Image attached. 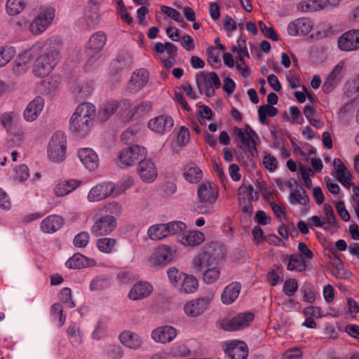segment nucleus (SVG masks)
<instances>
[{
    "label": "nucleus",
    "mask_w": 359,
    "mask_h": 359,
    "mask_svg": "<svg viewBox=\"0 0 359 359\" xmlns=\"http://www.w3.org/2000/svg\"><path fill=\"white\" fill-rule=\"evenodd\" d=\"M258 25L262 32L265 35L266 37L274 41H278V36L274 31V29L272 27H267L266 25L262 21H259Z\"/></svg>",
    "instance_id": "nucleus-61"
},
{
    "label": "nucleus",
    "mask_w": 359,
    "mask_h": 359,
    "mask_svg": "<svg viewBox=\"0 0 359 359\" xmlns=\"http://www.w3.org/2000/svg\"><path fill=\"white\" fill-rule=\"evenodd\" d=\"M339 0H302L297 8L302 12H313L332 7L338 4Z\"/></svg>",
    "instance_id": "nucleus-17"
},
{
    "label": "nucleus",
    "mask_w": 359,
    "mask_h": 359,
    "mask_svg": "<svg viewBox=\"0 0 359 359\" xmlns=\"http://www.w3.org/2000/svg\"><path fill=\"white\" fill-rule=\"evenodd\" d=\"M254 319L252 313H241L232 318L228 322L225 329L229 331L243 329L248 326Z\"/></svg>",
    "instance_id": "nucleus-23"
},
{
    "label": "nucleus",
    "mask_w": 359,
    "mask_h": 359,
    "mask_svg": "<svg viewBox=\"0 0 359 359\" xmlns=\"http://www.w3.org/2000/svg\"><path fill=\"white\" fill-rule=\"evenodd\" d=\"M72 90L76 99L84 100L91 94L93 86L90 83H75L72 86Z\"/></svg>",
    "instance_id": "nucleus-37"
},
{
    "label": "nucleus",
    "mask_w": 359,
    "mask_h": 359,
    "mask_svg": "<svg viewBox=\"0 0 359 359\" xmlns=\"http://www.w3.org/2000/svg\"><path fill=\"white\" fill-rule=\"evenodd\" d=\"M344 62L340 61L327 76L323 86L325 93L332 92L344 76Z\"/></svg>",
    "instance_id": "nucleus-15"
},
{
    "label": "nucleus",
    "mask_w": 359,
    "mask_h": 359,
    "mask_svg": "<svg viewBox=\"0 0 359 359\" xmlns=\"http://www.w3.org/2000/svg\"><path fill=\"white\" fill-rule=\"evenodd\" d=\"M223 347L231 359H246L248 355V346L242 341H227Z\"/></svg>",
    "instance_id": "nucleus-13"
},
{
    "label": "nucleus",
    "mask_w": 359,
    "mask_h": 359,
    "mask_svg": "<svg viewBox=\"0 0 359 359\" xmlns=\"http://www.w3.org/2000/svg\"><path fill=\"white\" fill-rule=\"evenodd\" d=\"M55 17V9L52 7L42 8L29 24V30L34 35L44 32L52 24Z\"/></svg>",
    "instance_id": "nucleus-6"
},
{
    "label": "nucleus",
    "mask_w": 359,
    "mask_h": 359,
    "mask_svg": "<svg viewBox=\"0 0 359 359\" xmlns=\"http://www.w3.org/2000/svg\"><path fill=\"white\" fill-rule=\"evenodd\" d=\"M205 240L204 234L199 231H190L177 236V241L186 246H196Z\"/></svg>",
    "instance_id": "nucleus-24"
},
{
    "label": "nucleus",
    "mask_w": 359,
    "mask_h": 359,
    "mask_svg": "<svg viewBox=\"0 0 359 359\" xmlns=\"http://www.w3.org/2000/svg\"><path fill=\"white\" fill-rule=\"evenodd\" d=\"M333 165L336 167V174L339 181L345 184L350 181L349 173L347 172L346 168L339 158H334Z\"/></svg>",
    "instance_id": "nucleus-44"
},
{
    "label": "nucleus",
    "mask_w": 359,
    "mask_h": 359,
    "mask_svg": "<svg viewBox=\"0 0 359 359\" xmlns=\"http://www.w3.org/2000/svg\"><path fill=\"white\" fill-rule=\"evenodd\" d=\"M26 6L24 0H7L6 8L10 15H16L22 12Z\"/></svg>",
    "instance_id": "nucleus-45"
},
{
    "label": "nucleus",
    "mask_w": 359,
    "mask_h": 359,
    "mask_svg": "<svg viewBox=\"0 0 359 359\" xmlns=\"http://www.w3.org/2000/svg\"><path fill=\"white\" fill-rule=\"evenodd\" d=\"M44 99L41 96L34 97L26 107L23 112V116L25 121L32 122L35 121L44 107Z\"/></svg>",
    "instance_id": "nucleus-19"
},
{
    "label": "nucleus",
    "mask_w": 359,
    "mask_h": 359,
    "mask_svg": "<svg viewBox=\"0 0 359 359\" xmlns=\"http://www.w3.org/2000/svg\"><path fill=\"white\" fill-rule=\"evenodd\" d=\"M95 262L94 259L86 257L79 253L74 254L65 263L67 268L69 269H81L94 266Z\"/></svg>",
    "instance_id": "nucleus-32"
},
{
    "label": "nucleus",
    "mask_w": 359,
    "mask_h": 359,
    "mask_svg": "<svg viewBox=\"0 0 359 359\" xmlns=\"http://www.w3.org/2000/svg\"><path fill=\"white\" fill-rule=\"evenodd\" d=\"M184 177L190 183H197L203 177L201 170L194 164H191L185 168Z\"/></svg>",
    "instance_id": "nucleus-40"
},
{
    "label": "nucleus",
    "mask_w": 359,
    "mask_h": 359,
    "mask_svg": "<svg viewBox=\"0 0 359 359\" xmlns=\"http://www.w3.org/2000/svg\"><path fill=\"white\" fill-rule=\"evenodd\" d=\"M138 172L142 180L145 182H152L157 177L156 167L150 160L144 161L140 163Z\"/></svg>",
    "instance_id": "nucleus-26"
},
{
    "label": "nucleus",
    "mask_w": 359,
    "mask_h": 359,
    "mask_svg": "<svg viewBox=\"0 0 359 359\" xmlns=\"http://www.w3.org/2000/svg\"><path fill=\"white\" fill-rule=\"evenodd\" d=\"M64 224V219L57 215L46 217L41 222V229L46 233H53L59 230Z\"/></svg>",
    "instance_id": "nucleus-27"
},
{
    "label": "nucleus",
    "mask_w": 359,
    "mask_h": 359,
    "mask_svg": "<svg viewBox=\"0 0 359 359\" xmlns=\"http://www.w3.org/2000/svg\"><path fill=\"white\" fill-rule=\"evenodd\" d=\"M161 10L168 17L173 19L174 20L178 22H184V19L182 16L181 15L180 13L176 9L169 6H162L161 7Z\"/></svg>",
    "instance_id": "nucleus-55"
},
{
    "label": "nucleus",
    "mask_w": 359,
    "mask_h": 359,
    "mask_svg": "<svg viewBox=\"0 0 359 359\" xmlns=\"http://www.w3.org/2000/svg\"><path fill=\"white\" fill-rule=\"evenodd\" d=\"M106 36L102 32H97L91 36L87 43L88 54L91 57L88 63L93 60L94 55L100 53L106 43Z\"/></svg>",
    "instance_id": "nucleus-22"
},
{
    "label": "nucleus",
    "mask_w": 359,
    "mask_h": 359,
    "mask_svg": "<svg viewBox=\"0 0 359 359\" xmlns=\"http://www.w3.org/2000/svg\"><path fill=\"white\" fill-rule=\"evenodd\" d=\"M201 75L203 77L207 85L214 86L215 88H219L221 86V81L218 75L215 72L210 73L202 72Z\"/></svg>",
    "instance_id": "nucleus-52"
},
{
    "label": "nucleus",
    "mask_w": 359,
    "mask_h": 359,
    "mask_svg": "<svg viewBox=\"0 0 359 359\" xmlns=\"http://www.w3.org/2000/svg\"><path fill=\"white\" fill-rule=\"evenodd\" d=\"M177 330L170 325H164L154 329L151 334L154 341L160 344L171 342L177 336Z\"/></svg>",
    "instance_id": "nucleus-18"
},
{
    "label": "nucleus",
    "mask_w": 359,
    "mask_h": 359,
    "mask_svg": "<svg viewBox=\"0 0 359 359\" xmlns=\"http://www.w3.org/2000/svg\"><path fill=\"white\" fill-rule=\"evenodd\" d=\"M67 140L62 131L55 132L51 137L48 146V157L55 163L63 161L66 158Z\"/></svg>",
    "instance_id": "nucleus-5"
},
{
    "label": "nucleus",
    "mask_w": 359,
    "mask_h": 359,
    "mask_svg": "<svg viewBox=\"0 0 359 359\" xmlns=\"http://www.w3.org/2000/svg\"><path fill=\"white\" fill-rule=\"evenodd\" d=\"M116 227L114 216L107 215L97 219L90 229L92 235L100 236L111 233Z\"/></svg>",
    "instance_id": "nucleus-10"
},
{
    "label": "nucleus",
    "mask_w": 359,
    "mask_h": 359,
    "mask_svg": "<svg viewBox=\"0 0 359 359\" xmlns=\"http://www.w3.org/2000/svg\"><path fill=\"white\" fill-rule=\"evenodd\" d=\"M289 201L291 204L299 203L302 205H307L309 203V198L304 189L294 190L291 192Z\"/></svg>",
    "instance_id": "nucleus-46"
},
{
    "label": "nucleus",
    "mask_w": 359,
    "mask_h": 359,
    "mask_svg": "<svg viewBox=\"0 0 359 359\" xmlns=\"http://www.w3.org/2000/svg\"><path fill=\"white\" fill-rule=\"evenodd\" d=\"M167 237L174 234H178L186 229V224L180 221H172L164 223Z\"/></svg>",
    "instance_id": "nucleus-47"
},
{
    "label": "nucleus",
    "mask_w": 359,
    "mask_h": 359,
    "mask_svg": "<svg viewBox=\"0 0 359 359\" xmlns=\"http://www.w3.org/2000/svg\"><path fill=\"white\" fill-rule=\"evenodd\" d=\"M80 184V181L75 180L62 181L55 187L54 193L57 197L65 196L76 189Z\"/></svg>",
    "instance_id": "nucleus-34"
},
{
    "label": "nucleus",
    "mask_w": 359,
    "mask_h": 359,
    "mask_svg": "<svg viewBox=\"0 0 359 359\" xmlns=\"http://www.w3.org/2000/svg\"><path fill=\"white\" fill-rule=\"evenodd\" d=\"M344 90L348 98L354 100L359 97V74L346 82Z\"/></svg>",
    "instance_id": "nucleus-35"
},
{
    "label": "nucleus",
    "mask_w": 359,
    "mask_h": 359,
    "mask_svg": "<svg viewBox=\"0 0 359 359\" xmlns=\"http://www.w3.org/2000/svg\"><path fill=\"white\" fill-rule=\"evenodd\" d=\"M224 255L223 246L215 242L205 245L193 258L191 265L196 272L219 265Z\"/></svg>",
    "instance_id": "nucleus-2"
},
{
    "label": "nucleus",
    "mask_w": 359,
    "mask_h": 359,
    "mask_svg": "<svg viewBox=\"0 0 359 359\" xmlns=\"http://www.w3.org/2000/svg\"><path fill=\"white\" fill-rule=\"evenodd\" d=\"M60 299L62 302L70 308L75 306V304L72 299V290L69 287H64L60 293Z\"/></svg>",
    "instance_id": "nucleus-62"
},
{
    "label": "nucleus",
    "mask_w": 359,
    "mask_h": 359,
    "mask_svg": "<svg viewBox=\"0 0 359 359\" xmlns=\"http://www.w3.org/2000/svg\"><path fill=\"white\" fill-rule=\"evenodd\" d=\"M149 72L145 69H138L134 72L130 80V88L133 92L141 90L147 83Z\"/></svg>",
    "instance_id": "nucleus-29"
},
{
    "label": "nucleus",
    "mask_w": 359,
    "mask_h": 359,
    "mask_svg": "<svg viewBox=\"0 0 359 359\" xmlns=\"http://www.w3.org/2000/svg\"><path fill=\"white\" fill-rule=\"evenodd\" d=\"M118 103L116 100L107 102L100 108L98 112L99 118L102 121H107L117 110Z\"/></svg>",
    "instance_id": "nucleus-38"
},
{
    "label": "nucleus",
    "mask_w": 359,
    "mask_h": 359,
    "mask_svg": "<svg viewBox=\"0 0 359 359\" xmlns=\"http://www.w3.org/2000/svg\"><path fill=\"white\" fill-rule=\"evenodd\" d=\"M168 276L172 284H178L182 280L184 273L179 271L176 268H170L168 270Z\"/></svg>",
    "instance_id": "nucleus-64"
},
{
    "label": "nucleus",
    "mask_w": 359,
    "mask_h": 359,
    "mask_svg": "<svg viewBox=\"0 0 359 359\" xmlns=\"http://www.w3.org/2000/svg\"><path fill=\"white\" fill-rule=\"evenodd\" d=\"M202 274L203 281L207 284H212L215 283L219 278L221 274V269L219 265L213 266L205 269L203 271H198Z\"/></svg>",
    "instance_id": "nucleus-36"
},
{
    "label": "nucleus",
    "mask_w": 359,
    "mask_h": 359,
    "mask_svg": "<svg viewBox=\"0 0 359 359\" xmlns=\"http://www.w3.org/2000/svg\"><path fill=\"white\" fill-rule=\"evenodd\" d=\"M67 333L73 346H77L82 343V337L79 327L75 325L69 327Z\"/></svg>",
    "instance_id": "nucleus-50"
},
{
    "label": "nucleus",
    "mask_w": 359,
    "mask_h": 359,
    "mask_svg": "<svg viewBox=\"0 0 359 359\" xmlns=\"http://www.w3.org/2000/svg\"><path fill=\"white\" fill-rule=\"evenodd\" d=\"M147 156V150L139 145H133L121 151L118 156L120 162L125 165L142 163Z\"/></svg>",
    "instance_id": "nucleus-7"
},
{
    "label": "nucleus",
    "mask_w": 359,
    "mask_h": 359,
    "mask_svg": "<svg viewBox=\"0 0 359 359\" xmlns=\"http://www.w3.org/2000/svg\"><path fill=\"white\" fill-rule=\"evenodd\" d=\"M116 244V240L111 238H99L97 241V248L100 251L104 253H110Z\"/></svg>",
    "instance_id": "nucleus-49"
},
{
    "label": "nucleus",
    "mask_w": 359,
    "mask_h": 359,
    "mask_svg": "<svg viewBox=\"0 0 359 359\" xmlns=\"http://www.w3.org/2000/svg\"><path fill=\"white\" fill-rule=\"evenodd\" d=\"M147 236L153 241H161L167 237L164 224L150 226L147 229Z\"/></svg>",
    "instance_id": "nucleus-39"
},
{
    "label": "nucleus",
    "mask_w": 359,
    "mask_h": 359,
    "mask_svg": "<svg viewBox=\"0 0 359 359\" xmlns=\"http://www.w3.org/2000/svg\"><path fill=\"white\" fill-rule=\"evenodd\" d=\"M233 132L244 146L249 148L252 156H255L257 153L256 140L259 139L257 133L249 126H245L244 130L235 127Z\"/></svg>",
    "instance_id": "nucleus-11"
},
{
    "label": "nucleus",
    "mask_w": 359,
    "mask_h": 359,
    "mask_svg": "<svg viewBox=\"0 0 359 359\" xmlns=\"http://www.w3.org/2000/svg\"><path fill=\"white\" fill-rule=\"evenodd\" d=\"M77 155L81 163L86 168L93 170L98 167V156L92 149L88 147L79 149Z\"/></svg>",
    "instance_id": "nucleus-21"
},
{
    "label": "nucleus",
    "mask_w": 359,
    "mask_h": 359,
    "mask_svg": "<svg viewBox=\"0 0 359 359\" xmlns=\"http://www.w3.org/2000/svg\"><path fill=\"white\" fill-rule=\"evenodd\" d=\"M119 339L122 344L131 349H138L142 344L141 337L130 331L123 332L119 335Z\"/></svg>",
    "instance_id": "nucleus-33"
},
{
    "label": "nucleus",
    "mask_w": 359,
    "mask_h": 359,
    "mask_svg": "<svg viewBox=\"0 0 359 359\" xmlns=\"http://www.w3.org/2000/svg\"><path fill=\"white\" fill-rule=\"evenodd\" d=\"M126 67V64L123 61L119 59L114 60L111 65L110 82H118L121 79V72Z\"/></svg>",
    "instance_id": "nucleus-43"
},
{
    "label": "nucleus",
    "mask_w": 359,
    "mask_h": 359,
    "mask_svg": "<svg viewBox=\"0 0 359 359\" xmlns=\"http://www.w3.org/2000/svg\"><path fill=\"white\" fill-rule=\"evenodd\" d=\"M297 288L298 284L295 279H287L284 283L283 292L288 297L293 296Z\"/></svg>",
    "instance_id": "nucleus-56"
},
{
    "label": "nucleus",
    "mask_w": 359,
    "mask_h": 359,
    "mask_svg": "<svg viewBox=\"0 0 359 359\" xmlns=\"http://www.w3.org/2000/svg\"><path fill=\"white\" fill-rule=\"evenodd\" d=\"M29 176V170L26 165L22 164L16 168L15 180L24 182L28 179Z\"/></svg>",
    "instance_id": "nucleus-57"
},
{
    "label": "nucleus",
    "mask_w": 359,
    "mask_h": 359,
    "mask_svg": "<svg viewBox=\"0 0 359 359\" xmlns=\"http://www.w3.org/2000/svg\"><path fill=\"white\" fill-rule=\"evenodd\" d=\"M198 287V280L194 276H188L184 274L182 283H180V290L186 293H192Z\"/></svg>",
    "instance_id": "nucleus-42"
},
{
    "label": "nucleus",
    "mask_w": 359,
    "mask_h": 359,
    "mask_svg": "<svg viewBox=\"0 0 359 359\" xmlns=\"http://www.w3.org/2000/svg\"><path fill=\"white\" fill-rule=\"evenodd\" d=\"M236 69L243 77H248L250 75V69L245 65L243 56L239 53L236 57Z\"/></svg>",
    "instance_id": "nucleus-63"
},
{
    "label": "nucleus",
    "mask_w": 359,
    "mask_h": 359,
    "mask_svg": "<svg viewBox=\"0 0 359 359\" xmlns=\"http://www.w3.org/2000/svg\"><path fill=\"white\" fill-rule=\"evenodd\" d=\"M173 126L174 121L172 118L167 115H160L148 122V128L158 134L170 132Z\"/></svg>",
    "instance_id": "nucleus-16"
},
{
    "label": "nucleus",
    "mask_w": 359,
    "mask_h": 359,
    "mask_svg": "<svg viewBox=\"0 0 359 359\" xmlns=\"http://www.w3.org/2000/svg\"><path fill=\"white\" fill-rule=\"evenodd\" d=\"M239 194H245L248 196L250 200H257L259 197V194L257 191H255L252 186H241L238 189Z\"/></svg>",
    "instance_id": "nucleus-60"
},
{
    "label": "nucleus",
    "mask_w": 359,
    "mask_h": 359,
    "mask_svg": "<svg viewBox=\"0 0 359 359\" xmlns=\"http://www.w3.org/2000/svg\"><path fill=\"white\" fill-rule=\"evenodd\" d=\"M152 291V286L147 282H139L135 284L128 294L132 300H139L148 297Z\"/></svg>",
    "instance_id": "nucleus-28"
},
{
    "label": "nucleus",
    "mask_w": 359,
    "mask_h": 359,
    "mask_svg": "<svg viewBox=\"0 0 359 359\" xmlns=\"http://www.w3.org/2000/svg\"><path fill=\"white\" fill-rule=\"evenodd\" d=\"M219 193L215 184L204 182L197 189L198 201L195 209L199 214H210L214 211Z\"/></svg>",
    "instance_id": "nucleus-3"
},
{
    "label": "nucleus",
    "mask_w": 359,
    "mask_h": 359,
    "mask_svg": "<svg viewBox=\"0 0 359 359\" xmlns=\"http://www.w3.org/2000/svg\"><path fill=\"white\" fill-rule=\"evenodd\" d=\"M107 334V325L102 321H98L92 333V338L95 340H100Z\"/></svg>",
    "instance_id": "nucleus-54"
},
{
    "label": "nucleus",
    "mask_w": 359,
    "mask_h": 359,
    "mask_svg": "<svg viewBox=\"0 0 359 359\" xmlns=\"http://www.w3.org/2000/svg\"><path fill=\"white\" fill-rule=\"evenodd\" d=\"M96 107L90 102H82L75 109L70 118V130L78 137L86 136L93 127Z\"/></svg>",
    "instance_id": "nucleus-1"
},
{
    "label": "nucleus",
    "mask_w": 359,
    "mask_h": 359,
    "mask_svg": "<svg viewBox=\"0 0 359 359\" xmlns=\"http://www.w3.org/2000/svg\"><path fill=\"white\" fill-rule=\"evenodd\" d=\"M90 239V236L88 232L81 231L78 233L74 238V244L78 248L86 247Z\"/></svg>",
    "instance_id": "nucleus-59"
},
{
    "label": "nucleus",
    "mask_w": 359,
    "mask_h": 359,
    "mask_svg": "<svg viewBox=\"0 0 359 359\" xmlns=\"http://www.w3.org/2000/svg\"><path fill=\"white\" fill-rule=\"evenodd\" d=\"M280 273L281 269L277 266L269 272L268 279L272 285L274 286L278 283L283 281V278L280 276Z\"/></svg>",
    "instance_id": "nucleus-58"
},
{
    "label": "nucleus",
    "mask_w": 359,
    "mask_h": 359,
    "mask_svg": "<svg viewBox=\"0 0 359 359\" xmlns=\"http://www.w3.org/2000/svg\"><path fill=\"white\" fill-rule=\"evenodd\" d=\"M32 60V57L29 52L20 55L13 63V73L17 76L25 74L30 67Z\"/></svg>",
    "instance_id": "nucleus-31"
},
{
    "label": "nucleus",
    "mask_w": 359,
    "mask_h": 359,
    "mask_svg": "<svg viewBox=\"0 0 359 359\" xmlns=\"http://www.w3.org/2000/svg\"><path fill=\"white\" fill-rule=\"evenodd\" d=\"M111 278L106 275H98L90 282L89 288L90 291H99L109 287L111 285Z\"/></svg>",
    "instance_id": "nucleus-41"
},
{
    "label": "nucleus",
    "mask_w": 359,
    "mask_h": 359,
    "mask_svg": "<svg viewBox=\"0 0 359 359\" xmlns=\"http://www.w3.org/2000/svg\"><path fill=\"white\" fill-rule=\"evenodd\" d=\"M324 211L326 216V222L330 226L337 228L339 227L335 215L334 213L332 206L329 204L324 205Z\"/></svg>",
    "instance_id": "nucleus-53"
},
{
    "label": "nucleus",
    "mask_w": 359,
    "mask_h": 359,
    "mask_svg": "<svg viewBox=\"0 0 359 359\" xmlns=\"http://www.w3.org/2000/svg\"><path fill=\"white\" fill-rule=\"evenodd\" d=\"M175 256V250L168 245L162 244L154 249L150 261L154 266H164L170 264Z\"/></svg>",
    "instance_id": "nucleus-9"
},
{
    "label": "nucleus",
    "mask_w": 359,
    "mask_h": 359,
    "mask_svg": "<svg viewBox=\"0 0 359 359\" xmlns=\"http://www.w3.org/2000/svg\"><path fill=\"white\" fill-rule=\"evenodd\" d=\"M241 290L239 282H232L226 285L221 294V300L224 304L229 305L233 303L238 297Z\"/></svg>",
    "instance_id": "nucleus-25"
},
{
    "label": "nucleus",
    "mask_w": 359,
    "mask_h": 359,
    "mask_svg": "<svg viewBox=\"0 0 359 359\" xmlns=\"http://www.w3.org/2000/svg\"><path fill=\"white\" fill-rule=\"evenodd\" d=\"M338 47L342 51H353L359 49V29L344 32L338 39Z\"/></svg>",
    "instance_id": "nucleus-12"
},
{
    "label": "nucleus",
    "mask_w": 359,
    "mask_h": 359,
    "mask_svg": "<svg viewBox=\"0 0 359 359\" xmlns=\"http://www.w3.org/2000/svg\"><path fill=\"white\" fill-rule=\"evenodd\" d=\"M15 50L13 47L4 46L0 48V67L6 65L15 56Z\"/></svg>",
    "instance_id": "nucleus-48"
},
{
    "label": "nucleus",
    "mask_w": 359,
    "mask_h": 359,
    "mask_svg": "<svg viewBox=\"0 0 359 359\" xmlns=\"http://www.w3.org/2000/svg\"><path fill=\"white\" fill-rule=\"evenodd\" d=\"M313 25L307 18H300L290 22L287 25V32L290 36L306 35L312 29Z\"/></svg>",
    "instance_id": "nucleus-20"
},
{
    "label": "nucleus",
    "mask_w": 359,
    "mask_h": 359,
    "mask_svg": "<svg viewBox=\"0 0 359 359\" xmlns=\"http://www.w3.org/2000/svg\"><path fill=\"white\" fill-rule=\"evenodd\" d=\"M213 297L212 294H209L188 302L184 306L185 313L190 317H197L203 314L209 308Z\"/></svg>",
    "instance_id": "nucleus-8"
},
{
    "label": "nucleus",
    "mask_w": 359,
    "mask_h": 359,
    "mask_svg": "<svg viewBox=\"0 0 359 359\" xmlns=\"http://www.w3.org/2000/svg\"><path fill=\"white\" fill-rule=\"evenodd\" d=\"M115 185L110 183L99 184L91 188L87 198L89 202H98L114 195Z\"/></svg>",
    "instance_id": "nucleus-14"
},
{
    "label": "nucleus",
    "mask_w": 359,
    "mask_h": 359,
    "mask_svg": "<svg viewBox=\"0 0 359 359\" xmlns=\"http://www.w3.org/2000/svg\"><path fill=\"white\" fill-rule=\"evenodd\" d=\"M134 183L133 179L130 176H126L123 177L119 183L115 186L116 189L114 190V196L120 195L123 193L126 190L133 186Z\"/></svg>",
    "instance_id": "nucleus-51"
},
{
    "label": "nucleus",
    "mask_w": 359,
    "mask_h": 359,
    "mask_svg": "<svg viewBox=\"0 0 359 359\" xmlns=\"http://www.w3.org/2000/svg\"><path fill=\"white\" fill-rule=\"evenodd\" d=\"M60 59V53L57 47H50L35 61L33 72L35 76L45 77L48 75Z\"/></svg>",
    "instance_id": "nucleus-4"
},
{
    "label": "nucleus",
    "mask_w": 359,
    "mask_h": 359,
    "mask_svg": "<svg viewBox=\"0 0 359 359\" xmlns=\"http://www.w3.org/2000/svg\"><path fill=\"white\" fill-rule=\"evenodd\" d=\"M282 262L287 263V269L289 271H297L299 272L305 271L306 264L301 255H283Z\"/></svg>",
    "instance_id": "nucleus-30"
}]
</instances>
